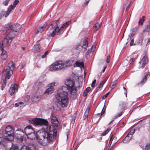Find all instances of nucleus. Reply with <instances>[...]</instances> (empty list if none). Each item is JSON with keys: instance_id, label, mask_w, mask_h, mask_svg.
<instances>
[{"instance_id": "obj_52", "label": "nucleus", "mask_w": 150, "mask_h": 150, "mask_svg": "<svg viewBox=\"0 0 150 150\" xmlns=\"http://www.w3.org/2000/svg\"><path fill=\"white\" fill-rule=\"evenodd\" d=\"M91 88L90 87H87L84 91L86 92L87 93H88V92L90 91Z\"/></svg>"}, {"instance_id": "obj_45", "label": "nucleus", "mask_w": 150, "mask_h": 150, "mask_svg": "<svg viewBox=\"0 0 150 150\" xmlns=\"http://www.w3.org/2000/svg\"><path fill=\"white\" fill-rule=\"evenodd\" d=\"M110 130V129L109 128H108L107 129L105 132H103L102 133L103 135H105L107 133H108L109 131Z\"/></svg>"}, {"instance_id": "obj_26", "label": "nucleus", "mask_w": 150, "mask_h": 150, "mask_svg": "<svg viewBox=\"0 0 150 150\" xmlns=\"http://www.w3.org/2000/svg\"><path fill=\"white\" fill-rule=\"evenodd\" d=\"M45 28V27L43 26L40 27L37 29V30L35 31V33L36 34L41 33L43 31Z\"/></svg>"}, {"instance_id": "obj_38", "label": "nucleus", "mask_w": 150, "mask_h": 150, "mask_svg": "<svg viewBox=\"0 0 150 150\" xmlns=\"http://www.w3.org/2000/svg\"><path fill=\"white\" fill-rule=\"evenodd\" d=\"M89 111V109H86V112H85V113H84V116H83V118H84V120L87 118L88 117V113Z\"/></svg>"}, {"instance_id": "obj_46", "label": "nucleus", "mask_w": 150, "mask_h": 150, "mask_svg": "<svg viewBox=\"0 0 150 150\" xmlns=\"http://www.w3.org/2000/svg\"><path fill=\"white\" fill-rule=\"evenodd\" d=\"M145 150H150V144H147L145 147Z\"/></svg>"}, {"instance_id": "obj_29", "label": "nucleus", "mask_w": 150, "mask_h": 150, "mask_svg": "<svg viewBox=\"0 0 150 150\" xmlns=\"http://www.w3.org/2000/svg\"><path fill=\"white\" fill-rule=\"evenodd\" d=\"M105 82V81H102L98 85V86L96 88V92H97V91L101 88H102Z\"/></svg>"}, {"instance_id": "obj_30", "label": "nucleus", "mask_w": 150, "mask_h": 150, "mask_svg": "<svg viewBox=\"0 0 150 150\" xmlns=\"http://www.w3.org/2000/svg\"><path fill=\"white\" fill-rule=\"evenodd\" d=\"M143 31L146 32H150V22L146 25V28Z\"/></svg>"}, {"instance_id": "obj_34", "label": "nucleus", "mask_w": 150, "mask_h": 150, "mask_svg": "<svg viewBox=\"0 0 150 150\" xmlns=\"http://www.w3.org/2000/svg\"><path fill=\"white\" fill-rule=\"evenodd\" d=\"M76 67H78L81 68L83 67L84 64L83 62H77L76 63Z\"/></svg>"}, {"instance_id": "obj_60", "label": "nucleus", "mask_w": 150, "mask_h": 150, "mask_svg": "<svg viewBox=\"0 0 150 150\" xmlns=\"http://www.w3.org/2000/svg\"><path fill=\"white\" fill-rule=\"evenodd\" d=\"M88 2H89V0H86V1L84 3V4H85L86 5V4H87L88 3Z\"/></svg>"}, {"instance_id": "obj_14", "label": "nucleus", "mask_w": 150, "mask_h": 150, "mask_svg": "<svg viewBox=\"0 0 150 150\" xmlns=\"http://www.w3.org/2000/svg\"><path fill=\"white\" fill-rule=\"evenodd\" d=\"M33 132L34 130L31 126H28L24 129V132L27 135Z\"/></svg>"}, {"instance_id": "obj_22", "label": "nucleus", "mask_w": 150, "mask_h": 150, "mask_svg": "<svg viewBox=\"0 0 150 150\" xmlns=\"http://www.w3.org/2000/svg\"><path fill=\"white\" fill-rule=\"evenodd\" d=\"M1 55V58L3 60L6 59L7 58V55L6 54V52L4 50H2Z\"/></svg>"}, {"instance_id": "obj_6", "label": "nucleus", "mask_w": 150, "mask_h": 150, "mask_svg": "<svg viewBox=\"0 0 150 150\" xmlns=\"http://www.w3.org/2000/svg\"><path fill=\"white\" fill-rule=\"evenodd\" d=\"M15 65L12 62H11L8 63L6 69L4 70V72H5L6 74V79H9L11 75L13 74V71L14 69Z\"/></svg>"}, {"instance_id": "obj_15", "label": "nucleus", "mask_w": 150, "mask_h": 150, "mask_svg": "<svg viewBox=\"0 0 150 150\" xmlns=\"http://www.w3.org/2000/svg\"><path fill=\"white\" fill-rule=\"evenodd\" d=\"M68 22H66L64 23L60 28H59V26H57V27L58 28V30H57V35H59L60 34V33H61V32L63 31V30L64 28L67 27L68 25Z\"/></svg>"}, {"instance_id": "obj_37", "label": "nucleus", "mask_w": 150, "mask_h": 150, "mask_svg": "<svg viewBox=\"0 0 150 150\" xmlns=\"http://www.w3.org/2000/svg\"><path fill=\"white\" fill-rule=\"evenodd\" d=\"M145 17L144 16H143L142 17V18H141L138 22V24L139 25H141L143 24V22L145 20L144 18Z\"/></svg>"}, {"instance_id": "obj_12", "label": "nucleus", "mask_w": 150, "mask_h": 150, "mask_svg": "<svg viewBox=\"0 0 150 150\" xmlns=\"http://www.w3.org/2000/svg\"><path fill=\"white\" fill-rule=\"evenodd\" d=\"M57 30L58 28L56 27L52 30L48 31V32L47 33V36L49 37H53L55 35L56 33H57Z\"/></svg>"}, {"instance_id": "obj_3", "label": "nucleus", "mask_w": 150, "mask_h": 150, "mask_svg": "<svg viewBox=\"0 0 150 150\" xmlns=\"http://www.w3.org/2000/svg\"><path fill=\"white\" fill-rule=\"evenodd\" d=\"M21 26L17 23L13 25L7 24L5 25L4 29L8 33L4 40V42L7 45H9L12 41L13 39L17 34V31L21 28Z\"/></svg>"}, {"instance_id": "obj_21", "label": "nucleus", "mask_w": 150, "mask_h": 150, "mask_svg": "<svg viewBox=\"0 0 150 150\" xmlns=\"http://www.w3.org/2000/svg\"><path fill=\"white\" fill-rule=\"evenodd\" d=\"M27 136L28 139L32 140L35 139L37 136V135H35V133L34 132L29 134Z\"/></svg>"}, {"instance_id": "obj_23", "label": "nucleus", "mask_w": 150, "mask_h": 150, "mask_svg": "<svg viewBox=\"0 0 150 150\" xmlns=\"http://www.w3.org/2000/svg\"><path fill=\"white\" fill-rule=\"evenodd\" d=\"M101 25V23H100L98 22L96 23L93 26L94 30L95 31H97L100 27Z\"/></svg>"}, {"instance_id": "obj_25", "label": "nucleus", "mask_w": 150, "mask_h": 150, "mask_svg": "<svg viewBox=\"0 0 150 150\" xmlns=\"http://www.w3.org/2000/svg\"><path fill=\"white\" fill-rule=\"evenodd\" d=\"M148 76V75L147 73H144V77L143 79L139 84V85L142 84V85L144 84L146 82V78Z\"/></svg>"}, {"instance_id": "obj_28", "label": "nucleus", "mask_w": 150, "mask_h": 150, "mask_svg": "<svg viewBox=\"0 0 150 150\" xmlns=\"http://www.w3.org/2000/svg\"><path fill=\"white\" fill-rule=\"evenodd\" d=\"M88 38H86L83 42V44L82 45V47L84 49H86L88 45Z\"/></svg>"}, {"instance_id": "obj_58", "label": "nucleus", "mask_w": 150, "mask_h": 150, "mask_svg": "<svg viewBox=\"0 0 150 150\" xmlns=\"http://www.w3.org/2000/svg\"><path fill=\"white\" fill-rule=\"evenodd\" d=\"M50 87H52L53 88V86H55V83H51L50 84Z\"/></svg>"}, {"instance_id": "obj_31", "label": "nucleus", "mask_w": 150, "mask_h": 150, "mask_svg": "<svg viewBox=\"0 0 150 150\" xmlns=\"http://www.w3.org/2000/svg\"><path fill=\"white\" fill-rule=\"evenodd\" d=\"M53 92V88L52 87H50L48 88L45 91L46 93L48 94H51Z\"/></svg>"}, {"instance_id": "obj_55", "label": "nucleus", "mask_w": 150, "mask_h": 150, "mask_svg": "<svg viewBox=\"0 0 150 150\" xmlns=\"http://www.w3.org/2000/svg\"><path fill=\"white\" fill-rule=\"evenodd\" d=\"M109 93H110V92H108V93H106L105 95H104V96H103V98H106L107 97L108 95V94H109Z\"/></svg>"}, {"instance_id": "obj_4", "label": "nucleus", "mask_w": 150, "mask_h": 150, "mask_svg": "<svg viewBox=\"0 0 150 150\" xmlns=\"http://www.w3.org/2000/svg\"><path fill=\"white\" fill-rule=\"evenodd\" d=\"M14 130L13 127L10 125L6 126L5 132L3 133L4 139L6 140L12 141L14 139Z\"/></svg>"}, {"instance_id": "obj_63", "label": "nucleus", "mask_w": 150, "mask_h": 150, "mask_svg": "<svg viewBox=\"0 0 150 150\" xmlns=\"http://www.w3.org/2000/svg\"><path fill=\"white\" fill-rule=\"evenodd\" d=\"M125 95L126 97L127 96V91H125Z\"/></svg>"}, {"instance_id": "obj_19", "label": "nucleus", "mask_w": 150, "mask_h": 150, "mask_svg": "<svg viewBox=\"0 0 150 150\" xmlns=\"http://www.w3.org/2000/svg\"><path fill=\"white\" fill-rule=\"evenodd\" d=\"M15 8V6H13L12 5H11L9 6L8 10L5 14V17H6L8 16L10 14L11 11Z\"/></svg>"}, {"instance_id": "obj_7", "label": "nucleus", "mask_w": 150, "mask_h": 150, "mask_svg": "<svg viewBox=\"0 0 150 150\" xmlns=\"http://www.w3.org/2000/svg\"><path fill=\"white\" fill-rule=\"evenodd\" d=\"M148 60L147 56L145 54L143 57L142 59L139 62V67L143 68L145 65L148 62Z\"/></svg>"}, {"instance_id": "obj_47", "label": "nucleus", "mask_w": 150, "mask_h": 150, "mask_svg": "<svg viewBox=\"0 0 150 150\" xmlns=\"http://www.w3.org/2000/svg\"><path fill=\"white\" fill-rule=\"evenodd\" d=\"M96 82V79H94L93 81L92 82L91 86L93 88L95 87V84Z\"/></svg>"}, {"instance_id": "obj_54", "label": "nucleus", "mask_w": 150, "mask_h": 150, "mask_svg": "<svg viewBox=\"0 0 150 150\" xmlns=\"http://www.w3.org/2000/svg\"><path fill=\"white\" fill-rule=\"evenodd\" d=\"M134 60V59L133 58H131L129 60V64H131L132 62Z\"/></svg>"}, {"instance_id": "obj_62", "label": "nucleus", "mask_w": 150, "mask_h": 150, "mask_svg": "<svg viewBox=\"0 0 150 150\" xmlns=\"http://www.w3.org/2000/svg\"><path fill=\"white\" fill-rule=\"evenodd\" d=\"M106 67H106H106H104V68L103 69V72H104V71H105V69H106Z\"/></svg>"}, {"instance_id": "obj_11", "label": "nucleus", "mask_w": 150, "mask_h": 150, "mask_svg": "<svg viewBox=\"0 0 150 150\" xmlns=\"http://www.w3.org/2000/svg\"><path fill=\"white\" fill-rule=\"evenodd\" d=\"M24 133V132L22 129H18L15 131V135L18 138H21Z\"/></svg>"}, {"instance_id": "obj_9", "label": "nucleus", "mask_w": 150, "mask_h": 150, "mask_svg": "<svg viewBox=\"0 0 150 150\" xmlns=\"http://www.w3.org/2000/svg\"><path fill=\"white\" fill-rule=\"evenodd\" d=\"M43 92L41 89H40L38 88V90L36 92L37 95L34 97V98L36 101L39 100L42 98V96Z\"/></svg>"}, {"instance_id": "obj_16", "label": "nucleus", "mask_w": 150, "mask_h": 150, "mask_svg": "<svg viewBox=\"0 0 150 150\" xmlns=\"http://www.w3.org/2000/svg\"><path fill=\"white\" fill-rule=\"evenodd\" d=\"M57 21L53 22L52 23L50 24L48 26L47 29V31H50L53 30V28H56L57 26V24L56 23Z\"/></svg>"}, {"instance_id": "obj_43", "label": "nucleus", "mask_w": 150, "mask_h": 150, "mask_svg": "<svg viewBox=\"0 0 150 150\" xmlns=\"http://www.w3.org/2000/svg\"><path fill=\"white\" fill-rule=\"evenodd\" d=\"M10 1V0H5L3 2V5L5 6H6L8 5V2Z\"/></svg>"}, {"instance_id": "obj_8", "label": "nucleus", "mask_w": 150, "mask_h": 150, "mask_svg": "<svg viewBox=\"0 0 150 150\" xmlns=\"http://www.w3.org/2000/svg\"><path fill=\"white\" fill-rule=\"evenodd\" d=\"M18 85L16 84H12L9 90L10 94L11 96L13 95L14 93L18 91Z\"/></svg>"}, {"instance_id": "obj_32", "label": "nucleus", "mask_w": 150, "mask_h": 150, "mask_svg": "<svg viewBox=\"0 0 150 150\" xmlns=\"http://www.w3.org/2000/svg\"><path fill=\"white\" fill-rule=\"evenodd\" d=\"M95 49V47H93V46H92L91 49H90L88 50L87 52L86 53V54L87 55H88L89 54L91 53V54H93V53L94 50Z\"/></svg>"}, {"instance_id": "obj_13", "label": "nucleus", "mask_w": 150, "mask_h": 150, "mask_svg": "<svg viewBox=\"0 0 150 150\" xmlns=\"http://www.w3.org/2000/svg\"><path fill=\"white\" fill-rule=\"evenodd\" d=\"M125 104L124 103H121L120 104L118 109L119 110H120V112L119 113L115 116V118H117L119 117H120L122 115V109L125 108Z\"/></svg>"}, {"instance_id": "obj_36", "label": "nucleus", "mask_w": 150, "mask_h": 150, "mask_svg": "<svg viewBox=\"0 0 150 150\" xmlns=\"http://www.w3.org/2000/svg\"><path fill=\"white\" fill-rule=\"evenodd\" d=\"M117 82V80H115L113 82L111 83V88L112 89L114 88L116 86Z\"/></svg>"}, {"instance_id": "obj_64", "label": "nucleus", "mask_w": 150, "mask_h": 150, "mask_svg": "<svg viewBox=\"0 0 150 150\" xmlns=\"http://www.w3.org/2000/svg\"><path fill=\"white\" fill-rule=\"evenodd\" d=\"M123 89L125 90V91H126L127 89H126L125 87H123Z\"/></svg>"}, {"instance_id": "obj_42", "label": "nucleus", "mask_w": 150, "mask_h": 150, "mask_svg": "<svg viewBox=\"0 0 150 150\" xmlns=\"http://www.w3.org/2000/svg\"><path fill=\"white\" fill-rule=\"evenodd\" d=\"M3 41H1L0 42V50L1 51L4 50Z\"/></svg>"}, {"instance_id": "obj_17", "label": "nucleus", "mask_w": 150, "mask_h": 150, "mask_svg": "<svg viewBox=\"0 0 150 150\" xmlns=\"http://www.w3.org/2000/svg\"><path fill=\"white\" fill-rule=\"evenodd\" d=\"M82 46L79 44L76 45L74 48V50L75 51L77 54H79L81 51L82 49Z\"/></svg>"}, {"instance_id": "obj_41", "label": "nucleus", "mask_w": 150, "mask_h": 150, "mask_svg": "<svg viewBox=\"0 0 150 150\" xmlns=\"http://www.w3.org/2000/svg\"><path fill=\"white\" fill-rule=\"evenodd\" d=\"M104 107H103V109L101 111V114H100V113H98L96 114V116H99V117H100L101 115H102L104 112L105 110V108L104 110Z\"/></svg>"}, {"instance_id": "obj_20", "label": "nucleus", "mask_w": 150, "mask_h": 150, "mask_svg": "<svg viewBox=\"0 0 150 150\" xmlns=\"http://www.w3.org/2000/svg\"><path fill=\"white\" fill-rule=\"evenodd\" d=\"M132 136H130L128 134L123 140L122 142L125 143H129L132 138Z\"/></svg>"}, {"instance_id": "obj_57", "label": "nucleus", "mask_w": 150, "mask_h": 150, "mask_svg": "<svg viewBox=\"0 0 150 150\" xmlns=\"http://www.w3.org/2000/svg\"><path fill=\"white\" fill-rule=\"evenodd\" d=\"M87 93H86V92L85 91H84L83 93V96H86L87 94Z\"/></svg>"}, {"instance_id": "obj_1", "label": "nucleus", "mask_w": 150, "mask_h": 150, "mask_svg": "<svg viewBox=\"0 0 150 150\" xmlns=\"http://www.w3.org/2000/svg\"><path fill=\"white\" fill-rule=\"evenodd\" d=\"M29 121L35 125L43 126L42 129L37 132L36 137L39 143L41 145L45 146L55 138V136L54 135V128L52 125H49L47 120L35 118L30 120Z\"/></svg>"}, {"instance_id": "obj_50", "label": "nucleus", "mask_w": 150, "mask_h": 150, "mask_svg": "<svg viewBox=\"0 0 150 150\" xmlns=\"http://www.w3.org/2000/svg\"><path fill=\"white\" fill-rule=\"evenodd\" d=\"M48 51H46L45 52L44 54L42 56V58H45L46 57V55L48 54Z\"/></svg>"}, {"instance_id": "obj_44", "label": "nucleus", "mask_w": 150, "mask_h": 150, "mask_svg": "<svg viewBox=\"0 0 150 150\" xmlns=\"http://www.w3.org/2000/svg\"><path fill=\"white\" fill-rule=\"evenodd\" d=\"M135 131L134 129H133L128 134V135L130 136H132V135L134 134Z\"/></svg>"}, {"instance_id": "obj_59", "label": "nucleus", "mask_w": 150, "mask_h": 150, "mask_svg": "<svg viewBox=\"0 0 150 150\" xmlns=\"http://www.w3.org/2000/svg\"><path fill=\"white\" fill-rule=\"evenodd\" d=\"M147 44H149L150 43V38H149L148 40H147Z\"/></svg>"}, {"instance_id": "obj_40", "label": "nucleus", "mask_w": 150, "mask_h": 150, "mask_svg": "<svg viewBox=\"0 0 150 150\" xmlns=\"http://www.w3.org/2000/svg\"><path fill=\"white\" fill-rule=\"evenodd\" d=\"M6 14V11H2L0 13V20L3 17L5 16Z\"/></svg>"}, {"instance_id": "obj_33", "label": "nucleus", "mask_w": 150, "mask_h": 150, "mask_svg": "<svg viewBox=\"0 0 150 150\" xmlns=\"http://www.w3.org/2000/svg\"><path fill=\"white\" fill-rule=\"evenodd\" d=\"M7 80V79H6V78H5V79L3 81V83L1 84V89L2 90H4L5 87L6 86Z\"/></svg>"}, {"instance_id": "obj_27", "label": "nucleus", "mask_w": 150, "mask_h": 150, "mask_svg": "<svg viewBox=\"0 0 150 150\" xmlns=\"http://www.w3.org/2000/svg\"><path fill=\"white\" fill-rule=\"evenodd\" d=\"M112 137H111L110 138V139L109 141V143H110L111 141V143L110 144V146H112L115 144L116 143V142L115 141V140L116 139V138L115 137H114L113 139H112Z\"/></svg>"}, {"instance_id": "obj_61", "label": "nucleus", "mask_w": 150, "mask_h": 150, "mask_svg": "<svg viewBox=\"0 0 150 150\" xmlns=\"http://www.w3.org/2000/svg\"><path fill=\"white\" fill-rule=\"evenodd\" d=\"M15 107H17L19 105V104L18 103H16L15 104Z\"/></svg>"}, {"instance_id": "obj_35", "label": "nucleus", "mask_w": 150, "mask_h": 150, "mask_svg": "<svg viewBox=\"0 0 150 150\" xmlns=\"http://www.w3.org/2000/svg\"><path fill=\"white\" fill-rule=\"evenodd\" d=\"M9 150H19V148L17 145L12 144L11 147L10 148Z\"/></svg>"}, {"instance_id": "obj_49", "label": "nucleus", "mask_w": 150, "mask_h": 150, "mask_svg": "<svg viewBox=\"0 0 150 150\" xmlns=\"http://www.w3.org/2000/svg\"><path fill=\"white\" fill-rule=\"evenodd\" d=\"M18 0H15L13 2V6H14L15 7L16 5L18 3Z\"/></svg>"}, {"instance_id": "obj_18", "label": "nucleus", "mask_w": 150, "mask_h": 150, "mask_svg": "<svg viewBox=\"0 0 150 150\" xmlns=\"http://www.w3.org/2000/svg\"><path fill=\"white\" fill-rule=\"evenodd\" d=\"M51 122L55 126H57L58 124V121L57 118L54 116H52L51 119Z\"/></svg>"}, {"instance_id": "obj_10", "label": "nucleus", "mask_w": 150, "mask_h": 150, "mask_svg": "<svg viewBox=\"0 0 150 150\" xmlns=\"http://www.w3.org/2000/svg\"><path fill=\"white\" fill-rule=\"evenodd\" d=\"M36 146L34 144L28 145V146H24L20 150H35Z\"/></svg>"}, {"instance_id": "obj_56", "label": "nucleus", "mask_w": 150, "mask_h": 150, "mask_svg": "<svg viewBox=\"0 0 150 150\" xmlns=\"http://www.w3.org/2000/svg\"><path fill=\"white\" fill-rule=\"evenodd\" d=\"M26 65V63L25 62H23L22 65H21V67L22 69H23L24 67Z\"/></svg>"}, {"instance_id": "obj_39", "label": "nucleus", "mask_w": 150, "mask_h": 150, "mask_svg": "<svg viewBox=\"0 0 150 150\" xmlns=\"http://www.w3.org/2000/svg\"><path fill=\"white\" fill-rule=\"evenodd\" d=\"M137 31V29L134 28L132 30V33L131 34V36L132 37L135 34Z\"/></svg>"}, {"instance_id": "obj_53", "label": "nucleus", "mask_w": 150, "mask_h": 150, "mask_svg": "<svg viewBox=\"0 0 150 150\" xmlns=\"http://www.w3.org/2000/svg\"><path fill=\"white\" fill-rule=\"evenodd\" d=\"M110 56L109 55H108L107 57V59H106V62L107 63H109L110 62Z\"/></svg>"}, {"instance_id": "obj_2", "label": "nucleus", "mask_w": 150, "mask_h": 150, "mask_svg": "<svg viewBox=\"0 0 150 150\" xmlns=\"http://www.w3.org/2000/svg\"><path fill=\"white\" fill-rule=\"evenodd\" d=\"M65 85L62 88V91H58L55 97L57 103L62 108L67 107L68 104L69 96L75 95L77 92V87L75 86L74 80L67 79L65 81Z\"/></svg>"}, {"instance_id": "obj_48", "label": "nucleus", "mask_w": 150, "mask_h": 150, "mask_svg": "<svg viewBox=\"0 0 150 150\" xmlns=\"http://www.w3.org/2000/svg\"><path fill=\"white\" fill-rule=\"evenodd\" d=\"M4 138L0 137V144H3V143L4 142Z\"/></svg>"}, {"instance_id": "obj_24", "label": "nucleus", "mask_w": 150, "mask_h": 150, "mask_svg": "<svg viewBox=\"0 0 150 150\" xmlns=\"http://www.w3.org/2000/svg\"><path fill=\"white\" fill-rule=\"evenodd\" d=\"M33 49L35 51L38 52H39L40 50V47L39 42H37V44L35 45L33 47Z\"/></svg>"}, {"instance_id": "obj_5", "label": "nucleus", "mask_w": 150, "mask_h": 150, "mask_svg": "<svg viewBox=\"0 0 150 150\" xmlns=\"http://www.w3.org/2000/svg\"><path fill=\"white\" fill-rule=\"evenodd\" d=\"M67 63L61 61H57L50 65L49 67L50 71H57L67 67Z\"/></svg>"}, {"instance_id": "obj_51", "label": "nucleus", "mask_w": 150, "mask_h": 150, "mask_svg": "<svg viewBox=\"0 0 150 150\" xmlns=\"http://www.w3.org/2000/svg\"><path fill=\"white\" fill-rule=\"evenodd\" d=\"M130 40H131V41H130V45L131 46L133 45L134 40L133 39H132L130 37Z\"/></svg>"}]
</instances>
